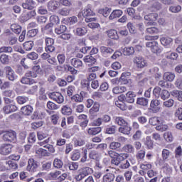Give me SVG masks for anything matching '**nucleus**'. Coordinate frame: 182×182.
<instances>
[{
  "instance_id": "nucleus-1",
  "label": "nucleus",
  "mask_w": 182,
  "mask_h": 182,
  "mask_svg": "<svg viewBox=\"0 0 182 182\" xmlns=\"http://www.w3.org/2000/svg\"><path fill=\"white\" fill-rule=\"evenodd\" d=\"M90 174H93V168L87 166L82 167L78 170V174L75 176V179L76 181H82L85 177Z\"/></svg>"
},
{
  "instance_id": "nucleus-2",
  "label": "nucleus",
  "mask_w": 182,
  "mask_h": 182,
  "mask_svg": "<svg viewBox=\"0 0 182 182\" xmlns=\"http://www.w3.org/2000/svg\"><path fill=\"white\" fill-rule=\"evenodd\" d=\"M2 139L6 143H16V132L12 129L6 130Z\"/></svg>"
},
{
  "instance_id": "nucleus-3",
  "label": "nucleus",
  "mask_w": 182,
  "mask_h": 182,
  "mask_svg": "<svg viewBox=\"0 0 182 182\" xmlns=\"http://www.w3.org/2000/svg\"><path fill=\"white\" fill-rule=\"evenodd\" d=\"M5 105L14 103V99L16 97V94L12 90H6L2 92Z\"/></svg>"
},
{
  "instance_id": "nucleus-4",
  "label": "nucleus",
  "mask_w": 182,
  "mask_h": 182,
  "mask_svg": "<svg viewBox=\"0 0 182 182\" xmlns=\"http://www.w3.org/2000/svg\"><path fill=\"white\" fill-rule=\"evenodd\" d=\"M39 167V162L35 160L33 158H31L28 160V164L26 166V170L30 173V174H33V173H36L38 171V168Z\"/></svg>"
},
{
  "instance_id": "nucleus-5",
  "label": "nucleus",
  "mask_w": 182,
  "mask_h": 182,
  "mask_svg": "<svg viewBox=\"0 0 182 182\" xmlns=\"http://www.w3.org/2000/svg\"><path fill=\"white\" fill-rule=\"evenodd\" d=\"M145 21H147L146 26H154L156 25L157 19H159V14L157 13H150L144 16Z\"/></svg>"
},
{
  "instance_id": "nucleus-6",
  "label": "nucleus",
  "mask_w": 182,
  "mask_h": 182,
  "mask_svg": "<svg viewBox=\"0 0 182 182\" xmlns=\"http://www.w3.org/2000/svg\"><path fill=\"white\" fill-rule=\"evenodd\" d=\"M47 62L50 65H48L47 68H45V72H46V70H53V68L57 69L58 70L62 69V66L58 65V60H56V58L55 57H50L47 60Z\"/></svg>"
},
{
  "instance_id": "nucleus-7",
  "label": "nucleus",
  "mask_w": 182,
  "mask_h": 182,
  "mask_svg": "<svg viewBox=\"0 0 182 182\" xmlns=\"http://www.w3.org/2000/svg\"><path fill=\"white\" fill-rule=\"evenodd\" d=\"M146 48H150L153 53H161L162 49L161 47L159 46L157 41H149L146 43Z\"/></svg>"
},
{
  "instance_id": "nucleus-8",
  "label": "nucleus",
  "mask_w": 182,
  "mask_h": 182,
  "mask_svg": "<svg viewBox=\"0 0 182 182\" xmlns=\"http://www.w3.org/2000/svg\"><path fill=\"white\" fill-rule=\"evenodd\" d=\"M133 63L137 68V69H143L147 66V60L141 56L135 57L133 59Z\"/></svg>"
},
{
  "instance_id": "nucleus-9",
  "label": "nucleus",
  "mask_w": 182,
  "mask_h": 182,
  "mask_svg": "<svg viewBox=\"0 0 182 182\" xmlns=\"http://www.w3.org/2000/svg\"><path fill=\"white\" fill-rule=\"evenodd\" d=\"M48 96L50 99H51L54 102H56V103H58V105H60L61 103H63V102H65V98L60 92H53L50 93Z\"/></svg>"
},
{
  "instance_id": "nucleus-10",
  "label": "nucleus",
  "mask_w": 182,
  "mask_h": 182,
  "mask_svg": "<svg viewBox=\"0 0 182 182\" xmlns=\"http://www.w3.org/2000/svg\"><path fill=\"white\" fill-rule=\"evenodd\" d=\"M46 42V52H55V40L50 37H46L45 38Z\"/></svg>"
},
{
  "instance_id": "nucleus-11",
  "label": "nucleus",
  "mask_w": 182,
  "mask_h": 182,
  "mask_svg": "<svg viewBox=\"0 0 182 182\" xmlns=\"http://www.w3.org/2000/svg\"><path fill=\"white\" fill-rule=\"evenodd\" d=\"M33 79H35L33 75L28 71L25 76L21 78V82L23 85H33V83H36Z\"/></svg>"
},
{
  "instance_id": "nucleus-12",
  "label": "nucleus",
  "mask_w": 182,
  "mask_h": 182,
  "mask_svg": "<svg viewBox=\"0 0 182 182\" xmlns=\"http://www.w3.org/2000/svg\"><path fill=\"white\" fill-rule=\"evenodd\" d=\"M12 153V146L10 144H3L0 146V154L8 156Z\"/></svg>"
},
{
  "instance_id": "nucleus-13",
  "label": "nucleus",
  "mask_w": 182,
  "mask_h": 182,
  "mask_svg": "<svg viewBox=\"0 0 182 182\" xmlns=\"http://www.w3.org/2000/svg\"><path fill=\"white\" fill-rule=\"evenodd\" d=\"M36 64L34 66L32 67V70L28 71L33 77H38V75H43V70L41 68V65H38V63L34 62Z\"/></svg>"
},
{
  "instance_id": "nucleus-14",
  "label": "nucleus",
  "mask_w": 182,
  "mask_h": 182,
  "mask_svg": "<svg viewBox=\"0 0 182 182\" xmlns=\"http://www.w3.org/2000/svg\"><path fill=\"white\" fill-rule=\"evenodd\" d=\"M4 72L6 73V76L9 80L14 82L15 79H16V75L15 74V71L13 70L11 66H6L4 68Z\"/></svg>"
},
{
  "instance_id": "nucleus-15",
  "label": "nucleus",
  "mask_w": 182,
  "mask_h": 182,
  "mask_svg": "<svg viewBox=\"0 0 182 182\" xmlns=\"http://www.w3.org/2000/svg\"><path fill=\"white\" fill-rule=\"evenodd\" d=\"M6 105L3 107L4 114H11V113H14V112H16V110H18V107L12 103Z\"/></svg>"
},
{
  "instance_id": "nucleus-16",
  "label": "nucleus",
  "mask_w": 182,
  "mask_h": 182,
  "mask_svg": "<svg viewBox=\"0 0 182 182\" xmlns=\"http://www.w3.org/2000/svg\"><path fill=\"white\" fill-rule=\"evenodd\" d=\"M123 100H124V95H121L119 97H118V100L115 102V105L117 107L120 109V110L124 112V110H127V105L123 102Z\"/></svg>"
},
{
  "instance_id": "nucleus-17",
  "label": "nucleus",
  "mask_w": 182,
  "mask_h": 182,
  "mask_svg": "<svg viewBox=\"0 0 182 182\" xmlns=\"http://www.w3.org/2000/svg\"><path fill=\"white\" fill-rule=\"evenodd\" d=\"M149 110H151L154 113L160 112V101L159 100H152L150 103Z\"/></svg>"
},
{
  "instance_id": "nucleus-18",
  "label": "nucleus",
  "mask_w": 182,
  "mask_h": 182,
  "mask_svg": "<svg viewBox=\"0 0 182 182\" xmlns=\"http://www.w3.org/2000/svg\"><path fill=\"white\" fill-rule=\"evenodd\" d=\"M112 120V118L108 114H104L102 117L97 118L95 121L96 126H102V123H109Z\"/></svg>"
},
{
  "instance_id": "nucleus-19",
  "label": "nucleus",
  "mask_w": 182,
  "mask_h": 182,
  "mask_svg": "<svg viewBox=\"0 0 182 182\" xmlns=\"http://www.w3.org/2000/svg\"><path fill=\"white\" fill-rule=\"evenodd\" d=\"M136 96V92L133 91H128L126 93V96L124 97V100L125 99V102L127 103H134Z\"/></svg>"
},
{
  "instance_id": "nucleus-20",
  "label": "nucleus",
  "mask_w": 182,
  "mask_h": 182,
  "mask_svg": "<svg viewBox=\"0 0 182 182\" xmlns=\"http://www.w3.org/2000/svg\"><path fill=\"white\" fill-rule=\"evenodd\" d=\"M144 144L146 146L147 150H153L154 149V141L151 139V136H147L144 141Z\"/></svg>"
},
{
  "instance_id": "nucleus-21",
  "label": "nucleus",
  "mask_w": 182,
  "mask_h": 182,
  "mask_svg": "<svg viewBox=\"0 0 182 182\" xmlns=\"http://www.w3.org/2000/svg\"><path fill=\"white\" fill-rule=\"evenodd\" d=\"M86 149L83 151V157L81 158L80 161L81 163L86 162V160H87V150H92L95 147V144L89 143L85 145Z\"/></svg>"
},
{
  "instance_id": "nucleus-22",
  "label": "nucleus",
  "mask_w": 182,
  "mask_h": 182,
  "mask_svg": "<svg viewBox=\"0 0 182 182\" xmlns=\"http://www.w3.org/2000/svg\"><path fill=\"white\" fill-rule=\"evenodd\" d=\"M59 6H60V3L55 0H50L48 3V8L49 11H51L52 12H53V11H56Z\"/></svg>"
},
{
  "instance_id": "nucleus-23",
  "label": "nucleus",
  "mask_w": 182,
  "mask_h": 182,
  "mask_svg": "<svg viewBox=\"0 0 182 182\" xmlns=\"http://www.w3.org/2000/svg\"><path fill=\"white\" fill-rule=\"evenodd\" d=\"M62 23L65 25H75V23H77V17L71 16L62 19Z\"/></svg>"
},
{
  "instance_id": "nucleus-24",
  "label": "nucleus",
  "mask_w": 182,
  "mask_h": 182,
  "mask_svg": "<svg viewBox=\"0 0 182 182\" xmlns=\"http://www.w3.org/2000/svg\"><path fill=\"white\" fill-rule=\"evenodd\" d=\"M106 33L109 39H112L113 41H117L119 39V33H117L116 29H109L106 31Z\"/></svg>"
},
{
  "instance_id": "nucleus-25",
  "label": "nucleus",
  "mask_w": 182,
  "mask_h": 182,
  "mask_svg": "<svg viewBox=\"0 0 182 182\" xmlns=\"http://www.w3.org/2000/svg\"><path fill=\"white\" fill-rule=\"evenodd\" d=\"M119 133H122V134L129 136L132 132V127H130L129 123H127L125 125L119 128Z\"/></svg>"
},
{
  "instance_id": "nucleus-26",
  "label": "nucleus",
  "mask_w": 182,
  "mask_h": 182,
  "mask_svg": "<svg viewBox=\"0 0 182 182\" xmlns=\"http://www.w3.org/2000/svg\"><path fill=\"white\" fill-rule=\"evenodd\" d=\"M47 109H48L46 110L47 113L52 114V113H55V112L50 110H58V105H56L55 102L48 101L47 102Z\"/></svg>"
},
{
  "instance_id": "nucleus-27",
  "label": "nucleus",
  "mask_w": 182,
  "mask_h": 182,
  "mask_svg": "<svg viewBox=\"0 0 182 182\" xmlns=\"http://www.w3.org/2000/svg\"><path fill=\"white\" fill-rule=\"evenodd\" d=\"M21 112L25 116H31L33 112V107L31 105H26L21 107Z\"/></svg>"
},
{
  "instance_id": "nucleus-28",
  "label": "nucleus",
  "mask_w": 182,
  "mask_h": 182,
  "mask_svg": "<svg viewBox=\"0 0 182 182\" xmlns=\"http://www.w3.org/2000/svg\"><path fill=\"white\" fill-rule=\"evenodd\" d=\"M33 16H36V11H35L34 10H31L28 11L26 14H23L21 16V21L26 22V21L32 19Z\"/></svg>"
},
{
  "instance_id": "nucleus-29",
  "label": "nucleus",
  "mask_w": 182,
  "mask_h": 182,
  "mask_svg": "<svg viewBox=\"0 0 182 182\" xmlns=\"http://www.w3.org/2000/svg\"><path fill=\"white\" fill-rule=\"evenodd\" d=\"M100 50L101 52V55L102 56H107L108 55H111V53H113L114 50L110 47H107L105 46H102L100 48Z\"/></svg>"
},
{
  "instance_id": "nucleus-30",
  "label": "nucleus",
  "mask_w": 182,
  "mask_h": 182,
  "mask_svg": "<svg viewBox=\"0 0 182 182\" xmlns=\"http://www.w3.org/2000/svg\"><path fill=\"white\" fill-rule=\"evenodd\" d=\"M123 15V11L120 9H115L111 13L109 16V21H113V19H116V18H120Z\"/></svg>"
},
{
  "instance_id": "nucleus-31",
  "label": "nucleus",
  "mask_w": 182,
  "mask_h": 182,
  "mask_svg": "<svg viewBox=\"0 0 182 182\" xmlns=\"http://www.w3.org/2000/svg\"><path fill=\"white\" fill-rule=\"evenodd\" d=\"M34 6H35V1L33 0H26V1L22 4V7L24 9H28L29 11H32Z\"/></svg>"
},
{
  "instance_id": "nucleus-32",
  "label": "nucleus",
  "mask_w": 182,
  "mask_h": 182,
  "mask_svg": "<svg viewBox=\"0 0 182 182\" xmlns=\"http://www.w3.org/2000/svg\"><path fill=\"white\" fill-rule=\"evenodd\" d=\"M122 150L127 154H134L135 151L134 146H133V144H127L124 145V146L122 147Z\"/></svg>"
},
{
  "instance_id": "nucleus-33",
  "label": "nucleus",
  "mask_w": 182,
  "mask_h": 182,
  "mask_svg": "<svg viewBox=\"0 0 182 182\" xmlns=\"http://www.w3.org/2000/svg\"><path fill=\"white\" fill-rule=\"evenodd\" d=\"M70 63L72 66L76 69H80V68H83V62H82V60L78 58H72Z\"/></svg>"
},
{
  "instance_id": "nucleus-34",
  "label": "nucleus",
  "mask_w": 182,
  "mask_h": 182,
  "mask_svg": "<svg viewBox=\"0 0 182 182\" xmlns=\"http://www.w3.org/2000/svg\"><path fill=\"white\" fill-rule=\"evenodd\" d=\"M122 53L124 56H132L134 55V48L133 46L125 47L122 49Z\"/></svg>"
},
{
  "instance_id": "nucleus-35",
  "label": "nucleus",
  "mask_w": 182,
  "mask_h": 182,
  "mask_svg": "<svg viewBox=\"0 0 182 182\" xmlns=\"http://www.w3.org/2000/svg\"><path fill=\"white\" fill-rule=\"evenodd\" d=\"M102 132V127H92L87 129V133L89 136H96V134H99Z\"/></svg>"
},
{
  "instance_id": "nucleus-36",
  "label": "nucleus",
  "mask_w": 182,
  "mask_h": 182,
  "mask_svg": "<svg viewBox=\"0 0 182 182\" xmlns=\"http://www.w3.org/2000/svg\"><path fill=\"white\" fill-rule=\"evenodd\" d=\"M36 154H37V156L38 157H48L49 156V152L48 151V150L43 149V148H39L38 149H37L36 151Z\"/></svg>"
},
{
  "instance_id": "nucleus-37",
  "label": "nucleus",
  "mask_w": 182,
  "mask_h": 182,
  "mask_svg": "<svg viewBox=\"0 0 182 182\" xmlns=\"http://www.w3.org/2000/svg\"><path fill=\"white\" fill-rule=\"evenodd\" d=\"M10 29L16 33V35H19L22 32V26L18 23H13L11 25Z\"/></svg>"
},
{
  "instance_id": "nucleus-38",
  "label": "nucleus",
  "mask_w": 182,
  "mask_h": 182,
  "mask_svg": "<svg viewBox=\"0 0 182 182\" xmlns=\"http://www.w3.org/2000/svg\"><path fill=\"white\" fill-rule=\"evenodd\" d=\"M50 122L52 123V124H53L54 126H56V124H59V119H60V114H59V112H56L53 114H52L50 117Z\"/></svg>"
},
{
  "instance_id": "nucleus-39",
  "label": "nucleus",
  "mask_w": 182,
  "mask_h": 182,
  "mask_svg": "<svg viewBox=\"0 0 182 182\" xmlns=\"http://www.w3.org/2000/svg\"><path fill=\"white\" fill-rule=\"evenodd\" d=\"M83 60L85 63H91L89 64L88 66H93V65H95V63L97 62L96 58L91 55L85 56Z\"/></svg>"
},
{
  "instance_id": "nucleus-40",
  "label": "nucleus",
  "mask_w": 182,
  "mask_h": 182,
  "mask_svg": "<svg viewBox=\"0 0 182 182\" xmlns=\"http://www.w3.org/2000/svg\"><path fill=\"white\" fill-rule=\"evenodd\" d=\"M144 74L143 73L137 75L136 79L137 80H139L138 82L139 86H144V85L147 83L148 79L144 77Z\"/></svg>"
},
{
  "instance_id": "nucleus-41",
  "label": "nucleus",
  "mask_w": 182,
  "mask_h": 182,
  "mask_svg": "<svg viewBox=\"0 0 182 182\" xmlns=\"http://www.w3.org/2000/svg\"><path fill=\"white\" fill-rule=\"evenodd\" d=\"M109 147L111 150L119 151L120 149H122V144L120 142L112 141L109 144Z\"/></svg>"
},
{
  "instance_id": "nucleus-42",
  "label": "nucleus",
  "mask_w": 182,
  "mask_h": 182,
  "mask_svg": "<svg viewBox=\"0 0 182 182\" xmlns=\"http://www.w3.org/2000/svg\"><path fill=\"white\" fill-rule=\"evenodd\" d=\"M87 33V28L85 27H78L75 29V35L77 36H85Z\"/></svg>"
},
{
  "instance_id": "nucleus-43",
  "label": "nucleus",
  "mask_w": 182,
  "mask_h": 182,
  "mask_svg": "<svg viewBox=\"0 0 182 182\" xmlns=\"http://www.w3.org/2000/svg\"><path fill=\"white\" fill-rule=\"evenodd\" d=\"M124 92H127V88L126 87H114L112 89V92L114 95H120L121 93H124Z\"/></svg>"
},
{
  "instance_id": "nucleus-44",
  "label": "nucleus",
  "mask_w": 182,
  "mask_h": 182,
  "mask_svg": "<svg viewBox=\"0 0 182 182\" xmlns=\"http://www.w3.org/2000/svg\"><path fill=\"white\" fill-rule=\"evenodd\" d=\"M100 110V104L97 102H95L92 107L89 110L90 114H95Z\"/></svg>"
},
{
  "instance_id": "nucleus-45",
  "label": "nucleus",
  "mask_w": 182,
  "mask_h": 182,
  "mask_svg": "<svg viewBox=\"0 0 182 182\" xmlns=\"http://www.w3.org/2000/svg\"><path fill=\"white\" fill-rule=\"evenodd\" d=\"M89 158L91 160H95V161H99L100 160V155L95 150L91 151L89 154Z\"/></svg>"
},
{
  "instance_id": "nucleus-46",
  "label": "nucleus",
  "mask_w": 182,
  "mask_h": 182,
  "mask_svg": "<svg viewBox=\"0 0 182 182\" xmlns=\"http://www.w3.org/2000/svg\"><path fill=\"white\" fill-rule=\"evenodd\" d=\"M176 77V75L174 73L166 72L164 74V80H167V82H173Z\"/></svg>"
},
{
  "instance_id": "nucleus-47",
  "label": "nucleus",
  "mask_w": 182,
  "mask_h": 182,
  "mask_svg": "<svg viewBox=\"0 0 182 182\" xmlns=\"http://www.w3.org/2000/svg\"><path fill=\"white\" fill-rule=\"evenodd\" d=\"M82 16L86 18V16H95V11L92 10L90 8H86L82 11Z\"/></svg>"
},
{
  "instance_id": "nucleus-48",
  "label": "nucleus",
  "mask_w": 182,
  "mask_h": 182,
  "mask_svg": "<svg viewBox=\"0 0 182 182\" xmlns=\"http://www.w3.org/2000/svg\"><path fill=\"white\" fill-rule=\"evenodd\" d=\"M72 102H77V103H82L83 102V95L82 92L80 94H75L71 97Z\"/></svg>"
},
{
  "instance_id": "nucleus-49",
  "label": "nucleus",
  "mask_w": 182,
  "mask_h": 182,
  "mask_svg": "<svg viewBox=\"0 0 182 182\" xmlns=\"http://www.w3.org/2000/svg\"><path fill=\"white\" fill-rule=\"evenodd\" d=\"M129 157V154L126 153H121V154H117L115 156L117 158V160L119 161V164H121L124 160H126Z\"/></svg>"
},
{
  "instance_id": "nucleus-50",
  "label": "nucleus",
  "mask_w": 182,
  "mask_h": 182,
  "mask_svg": "<svg viewBox=\"0 0 182 182\" xmlns=\"http://www.w3.org/2000/svg\"><path fill=\"white\" fill-rule=\"evenodd\" d=\"M67 30L68 27H66V26L60 25V26L55 28V32L56 35H62L63 33H65Z\"/></svg>"
},
{
  "instance_id": "nucleus-51",
  "label": "nucleus",
  "mask_w": 182,
  "mask_h": 182,
  "mask_svg": "<svg viewBox=\"0 0 182 182\" xmlns=\"http://www.w3.org/2000/svg\"><path fill=\"white\" fill-rule=\"evenodd\" d=\"M110 12H112V9H109L107 7H105L104 9H100L98 10V14L103 15L105 18H107V16L110 15Z\"/></svg>"
},
{
  "instance_id": "nucleus-52",
  "label": "nucleus",
  "mask_w": 182,
  "mask_h": 182,
  "mask_svg": "<svg viewBox=\"0 0 182 182\" xmlns=\"http://www.w3.org/2000/svg\"><path fill=\"white\" fill-rule=\"evenodd\" d=\"M34 45L35 43H33V41H26L23 44V48L24 50L29 51V50H32V48H33Z\"/></svg>"
},
{
  "instance_id": "nucleus-53",
  "label": "nucleus",
  "mask_w": 182,
  "mask_h": 182,
  "mask_svg": "<svg viewBox=\"0 0 182 182\" xmlns=\"http://www.w3.org/2000/svg\"><path fill=\"white\" fill-rule=\"evenodd\" d=\"M67 167H68L69 170L71 171H76L77 168H79V163L77 162H68L67 164Z\"/></svg>"
},
{
  "instance_id": "nucleus-54",
  "label": "nucleus",
  "mask_w": 182,
  "mask_h": 182,
  "mask_svg": "<svg viewBox=\"0 0 182 182\" xmlns=\"http://www.w3.org/2000/svg\"><path fill=\"white\" fill-rule=\"evenodd\" d=\"M62 174V172L60 171H55L54 172H50L48 173V177L49 180H56Z\"/></svg>"
},
{
  "instance_id": "nucleus-55",
  "label": "nucleus",
  "mask_w": 182,
  "mask_h": 182,
  "mask_svg": "<svg viewBox=\"0 0 182 182\" xmlns=\"http://www.w3.org/2000/svg\"><path fill=\"white\" fill-rule=\"evenodd\" d=\"M160 41L161 45L164 46H169L170 43L173 42V38L170 37H162Z\"/></svg>"
},
{
  "instance_id": "nucleus-56",
  "label": "nucleus",
  "mask_w": 182,
  "mask_h": 182,
  "mask_svg": "<svg viewBox=\"0 0 182 182\" xmlns=\"http://www.w3.org/2000/svg\"><path fill=\"white\" fill-rule=\"evenodd\" d=\"M61 113L65 116H70L72 114V108L68 105H64L61 109Z\"/></svg>"
},
{
  "instance_id": "nucleus-57",
  "label": "nucleus",
  "mask_w": 182,
  "mask_h": 182,
  "mask_svg": "<svg viewBox=\"0 0 182 182\" xmlns=\"http://www.w3.org/2000/svg\"><path fill=\"white\" fill-rule=\"evenodd\" d=\"M16 100L18 105H25V103L29 102V98L25 96H18Z\"/></svg>"
},
{
  "instance_id": "nucleus-58",
  "label": "nucleus",
  "mask_w": 182,
  "mask_h": 182,
  "mask_svg": "<svg viewBox=\"0 0 182 182\" xmlns=\"http://www.w3.org/2000/svg\"><path fill=\"white\" fill-rule=\"evenodd\" d=\"M164 139L167 141V143H171L174 138L173 137L171 132H166L164 134Z\"/></svg>"
},
{
  "instance_id": "nucleus-59",
  "label": "nucleus",
  "mask_w": 182,
  "mask_h": 182,
  "mask_svg": "<svg viewBox=\"0 0 182 182\" xmlns=\"http://www.w3.org/2000/svg\"><path fill=\"white\" fill-rule=\"evenodd\" d=\"M79 159H80V151L77 149L74 150L71 155V160H73V161H77Z\"/></svg>"
},
{
  "instance_id": "nucleus-60",
  "label": "nucleus",
  "mask_w": 182,
  "mask_h": 182,
  "mask_svg": "<svg viewBox=\"0 0 182 182\" xmlns=\"http://www.w3.org/2000/svg\"><path fill=\"white\" fill-rule=\"evenodd\" d=\"M146 33L150 35L160 33V29L157 27H149L146 28Z\"/></svg>"
},
{
  "instance_id": "nucleus-61",
  "label": "nucleus",
  "mask_w": 182,
  "mask_h": 182,
  "mask_svg": "<svg viewBox=\"0 0 182 182\" xmlns=\"http://www.w3.org/2000/svg\"><path fill=\"white\" fill-rule=\"evenodd\" d=\"M114 180V174L108 173L103 176V182H112Z\"/></svg>"
},
{
  "instance_id": "nucleus-62",
  "label": "nucleus",
  "mask_w": 182,
  "mask_h": 182,
  "mask_svg": "<svg viewBox=\"0 0 182 182\" xmlns=\"http://www.w3.org/2000/svg\"><path fill=\"white\" fill-rule=\"evenodd\" d=\"M14 48L11 46H1L0 48V53H12Z\"/></svg>"
},
{
  "instance_id": "nucleus-63",
  "label": "nucleus",
  "mask_w": 182,
  "mask_h": 182,
  "mask_svg": "<svg viewBox=\"0 0 182 182\" xmlns=\"http://www.w3.org/2000/svg\"><path fill=\"white\" fill-rule=\"evenodd\" d=\"M91 97L94 100H100V99H103V93L99 91H95L92 94Z\"/></svg>"
},
{
  "instance_id": "nucleus-64",
  "label": "nucleus",
  "mask_w": 182,
  "mask_h": 182,
  "mask_svg": "<svg viewBox=\"0 0 182 182\" xmlns=\"http://www.w3.org/2000/svg\"><path fill=\"white\" fill-rule=\"evenodd\" d=\"M70 14V9L66 7L62 8L61 9L58 10V14L61 15V16H68Z\"/></svg>"
}]
</instances>
